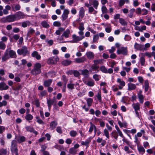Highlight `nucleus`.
Returning a JSON list of instances; mask_svg holds the SVG:
<instances>
[{"mask_svg": "<svg viewBox=\"0 0 155 155\" xmlns=\"http://www.w3.org/2000/svg\"><path fill=\"white\" fill-rule=\"evenodd\" d=\"M53 25L54 26L60 27L61 26V23L58 21H55L53 22Z\"/></svg>", "mask_w": 155, "mask_h": 155, "instance_id": "obj_63", "label": "nucleus"}, {"mask_svg": "<svg viewBox=\"0 0 155 155\" xmlns=\"http://www.w3.org/2000/svg\"><path fill=\"white\" fill-rule=\"evenodd\" d=\"M59 60V59L57 57H52L48 59L47 63L48 64H55Z\"/></svg>", "mask_w": 155, "mask_h": 155, "instance_id": "obj_8", "label": "nucleus"}, {"mask_svg": "<svg viewBox=\"0 0 155 155\" xmlns=\"http://www.w3.org/2000/svg\"><path fill=\"white\" fill-rule=\"evenodd\" d=\"M8 88V86L6 85L5 83L4 82L0 83V90H7Z\"/></svg>", "mask_w": 155, "mask_h": 155, "instance_id": "obj_17", "label": "nucleus"}, {"mask_svg": "<svg viewBox=\"0 0 155 155\" xmlns=\"http://www.w3.org/2000/svg\"><path fill=\"white\" fill-rule=\"evenodd\" d=\"M55 99H54V100H47V104L49 110L51 109L52 105L54 104V103L55 102Z\"/></svg>", "mask_w": 155, "mask_h": 155, "instance_id": "obj_20", "label": "nucleus"}, {"mask_svg": "<svg viewBox=\"0 0 155 155\" xmlns=\"http://www.w3.org/2000/svg\"><path fill=\"white\" fill-rule=\"evenodd\" d=\"M124 150L128 154L131 153L133 152L132 151L130 150L129 147L127 146H125L124 147Z\"/></svg>", "mask_w": 155, "mask_h": 155, "instance_id": "obj_54", "label": "nucleus"}, {"mask_svg": "<svg viewBox=\"0 0 155 155\" xmlns=\"http://www.w3.org/2000/svg\"><path fill=\"white\" fill-rule=\"evenodd\" d=\"M137 150L139 152L143 154L145 153V150L143 146H139V145L137 146Z\"/></svg>", "mask_w": 155, "mask_h": 155, "instance_id": "obj_34", "label": "nucleus"}, {"mask_svg": "<svg viewBox=\"0 0 155 155\" xmlns=\"http://www.w3.org/2000/svg\"><path fill=\"white\" fill-rule=\"evenodd\" d=\"M9 54L10 58H15L16 57L15 52L12 50H9Z\"/></svg>", "mask_w": 155, "mask_h": 155, "instance_id": "obj_28", "label": "nucleus"}, {"mask_svg": "<svg viewBox=\"0 0 155 155\" xmlns=\"http://www.w3.org/2000/svg\"><path fill=\"white\" fill-rule=\"evenodd\" d=\"M99 68V66L96 65V64H93L89 69L90 73L93 74L95 73L98 72L99 71L98 69Z\"/></svg>", "mask_w": 155, "mask_h": 155, "instance_id": "obj_9", "label": "nucleus"}, {"mask_svg": "<svg viewBox=\"0 0 155 155\" xmlns=\"http://www.w3.org/2000/svg\"><path fill=\"white\" fill-rule=\"evenodd\" d=\"M100 71L103 73H107V69L104 66H102L100 68Z\"/></svg>", "mask_w": 155, "mask_h": 155, "instance_id": "obj_49", "label": "nucleus"}, {"mask_svg": "<svg viewBox=\"0 0 155 155\" xmlns=\"http://www.w3.org/2000/svg\"><path fill=\"white\" fill-rule=\"evenodd\" d=\"M17 52L18 54L22 55L23 56H25L30 54L29 51L25 46H22L21 48L18 49L17 51Z\"/></svg>", "mask_w": 155, "mask_h": 155, "instance_id": "obj_4", "label": "nucleus"}, {"mask_svg": "<svg viewBox=\"0 0 155 155\" xmlns=\"http://www.w3.org/2000/svg\"><path fill=\"white\" fill-rule=\"evenodd\" d=\"M69 134L71 137H74L77 135V133L76 131L72 130L70 132Z\"/></svg>", "mask_w": 155, "mask_h": 155, "instance_id": "obj_50", "label": "nucleus"}, {"mask_svg": "<svg viewBox=\"0 0 155 155\" xmlns=\"http://www.w3.org/2000/svg\"><path fill=\"white\" fill-rule=\"evenodd\" d=\"M25 128L26 130L27 131H29L31 133H33L36 135L38 134V133L37 131L35 130L33 127H31L27 126L25 127Z\"/></svg>", "mask_w": 155, "mask_h": 155, "instance_id": "obj_16", "label": "nucleus"}, {"mask_svg": "<svg viewBox=\"0 0 155 155\" xmlns=\"http://www.w3.org/2000/svg\"><path fill=\"white\" fill-rule=\"evenodd\" d=\"M128 51L127 47H121L118 48L117 53L118 54H122L124 55H127V54Z\"/></svg>", "mask_w": 155, "mask_h": 155, "instance_id": "obj_5", "label": "nucleus"}, {"mask_svg": "<svg viewBox=\"0 0 155 155\" xmlns=\"http://www.w3.org/2000/svg\"><path fill=\"white\" fill-rule=\"evenodd\" d=\"M41 65L40 63H36L34 64L33 68L31 70V73L33 75L36 76L39 74L41 72Z\"/></svg>", "mask_w": 155, "mask_h": 155, "instance_id": "obj_1", "label": "nucleus"}, {"mask_svg": "<svg viewBox=\"0 0 155 155\" xmlns=\"http://www.w3.org/2000/svg\"><path fill=\"white\" fill-rule=\"evenodd\" d=\"M16 21L24 18L27 16L23 13L20 11L14 14Z\"/></svg>", "mask_w": 155, "mask_h": 155, "instance_id": "obj_6", "label": "nucleus"}, {"mask_svg": "<svg viewBox=\"0 0 155 155\" xmlns=\"http://www.w3.org/2000/svg\"><path fill=\"white\" fill-rule=\"evenodd\" d=\"M74 84L72 83H69L67 84V87L69 90H73L74 88Z\"/></svg>", "mask_w": 155, "mask_h": 155, "instance_id": "obj_48", "label": "nucleus"}, {"mask_svg": "<svg viewBox=\"0 0 155 155\" xmlns=\"http://www.w3.org/2000/svg\"><path fill=\"white\" fill-rule=\"evenodd\" d=\"M140 104L137 103H134L132 104V106L134 110V111L139 110H140Z\"/></svg>", "mask_w": 155, "mask_h": 155, "instance_id": "obj_24", "label": "nucleus"}, {"mask_svg": "<svg viewBox=\"0 0 155 155\" xmlns=\"http://www.w3.org/2000/svg\"><path fill=\"white\" fill-rule=\"evenodd\" d=\"M7 102L5 100H3L2 102H0V107L3 106H5L7 105Z\"/></svg>", "mask_w": 155, "mask_h": 155, "instance_id": "obj_64", "label": "nucleus"}, {"mask_svg": "<svg viewBox=\"0 0 155 155\" xmlns=\"http://www.w3.org/2000/svg\"><path fill=\"white\" fill-rule=\"evenodd\" d=\"M6 48V45L5 43L2 41H0V49L1 50H5Z\"/></svg>", "mask_w": 155, "mask_h": 155, "instance_id": "obj_51", "label": "nucleus"}, {"mask_svg": "<svg viewBox=\"0 0 155 155\" xmlns=\"http://www.w3.org/2000/svg\"><path fill=\"white\" fill-rule=\"evenodd\" d=\"M111 135L116 140H117L118 135L116 132L113 131Z\"/></svg>", "mask_w": 155, "mask_h": 155, "instance_id": "obj_47", "label": "nucleus"}, {"mask_svg": "<svg viewBox=\"0 0 155 155\" xmlns=\"http://www.w3.org/2000/svg\"><path fill=\"white\" fill-rule=\"evenodd\" d=\"M30 25V22L29 21H26L23 22L22 23V26L24 28L27 27V26H29Z\"/></svg>", "mask_w": 155, "mask_h": 155, "instance_id": "obj_45", "label": "nucleus"}, {"mask_svg": "<svg viewBox=\"0 0 155 155\" xmlns=\"http://www.w3.org/2000/svg\"><path fill=\"white\" fill-rule=\"evenodd\" d=\"M135 12V9L134 8H132L129 11V14L128 15L129 17L131 18L133 17L134 13Z\"/></svg>", "mask_w": 155, "mask_h": 155, "instance_id": "obj_43", "label": "nucleus"}, {"mask_svg": "<svg viewBox=\"0 0 155 155\" xmlns=\"http://www.w3.org/2000/svg\"><path fill=\"white\" fill-rule=\"evenodd\" d=\"M84 11L83 7H81L80 8L79 12V16L81 18L84 17Z\"/></svg>", "mask_w": 155, "mask_h": 155, "instance_id": "obj_31", "label": "nucleus"}, {"mask_svg": "<svg viewBox=\"0 0 155 155\" xmlns=\"http://www.w3.org/2000/svg\"><path fill=\"white\" fill-rule=\"evenodd\" d=\"M87 58L89 59H92L94 57V54L92 52L89 51L86 53Z\"/></svg>", "mask_w": 155, "mask_h": 155, "instance_id": "obj_30", "label": "nucleus"}, {"mask_svg": "<svg viewBox=\"0 0 155 155\" xmlns=\"http://www.w3.org/2000/svg\"><path fill=\"white\" fill-rule=\"evenodd\" d=\"M101 10L103 14L107 12V9L105 5H103L101 8Z\"/></svg>", "mask_w": 155, "mask_h": 155, "instance_id": "obj_62", "label": "nucleus"}, {"mask_svg": "<svg viewBox=\"0 0 155 155\" xmlns=\"http://www.w3.org/2000/svg\"><path fill=\"white\" fill-rule=\"evenodd\" d=\"M58 123L57 122L55 121H53L51 122L50 124V128L51 130H53L54 129L56 126L57 125Z\"/></svg>", "mask_w": 155, "mask_h": 155, "instance_id": "obj_27", "label": "nucleus"}, {"mask_svg": "<svg viewBox=\"0 0 155 155\" xmlns=\"http://www.w3.org/2000/svg\"><path fill=\"white\" fill-rule=\"evenodd\" d=\"M119 21L120 24L123 26H126L127 25V22L123 18H120Z\"/></svg>", "mask_w": 155, "mask_h": 155, "instance_id": "obj_42", "label": "nucleus"}, {"mask_svg": "<svg viewBox=\"0 0 155 155\" xmlns=\"http://www.w3.org/2000/svg\"><path fill=\"white\" fill-rule=\"evenodd\" d=\"M79 71L81 72V74L85 78H88L89 76V71L87 69L81 70Z\"/></svg>", "mask_w": 155, "mask_h": 155, "instance_id": "obj_12", "label": "nucleus"}, {"mask_svg": "<svg viewBox=\"0 0 155 155\" xmlns=\"http://www.w3.org/2000/svg\"><path fill=\"white\" fill-rule=\"evenodd\" d=\"M78 28L80 31L78 32L79 35H84L83 31L84 29V24L83 22H81L80 23Z\"/></svg>", "mask_w": 155, "mask_h": 155, "instance_id": "obj_11", "label": "nucleus"}, {"mask_svg": "<svg viewBox=\"0 0 155 155\" xmlns=\"http://www.w3.org/2000/svg\"><path fill=\"white\" fill-rule=\"evenodd\" d=\"M69 153L73 154L74 155L76 154L77 150H75V149L74 147H72L70 149L69 151Z\"/></svg>", "mask_w": 155, "mask_h": 155, "instance_id": "obj_46", "label": "nucleus"}, {"mask_svg": "<svg viewBox=\"0 0 155 155\" xmlns=\"http://www.w3.org/2000/svg\"><path fill=\"white\" fill-rule=\"evenodd\" d=\"M41 25L44 28H48L50 27L49 25L45 21H43L41 22Z\"/></svg>", "mask_w": 155, "mask_h": 155, "instance_id": "obj_37", "label": "nucleus"}, {"mask_svg": "<svg viewBox=\"0 0 155 155\" xmlns=\"http://www.w3.org/2000/svg\"><path fill=\"white\" fill-rule=\"evenodd\" d=\"M93 4L92 5L93 6V7H94V8L96 9H97V8L98 6L99 5V3L98 1L97 0H93Z\"/></svg>", "mask_w": 155, "mask_h": 155, "instance_id": "obj_40", "label": "nucleus"}, {"mask_svg": "<svg viewBox=\"0 0 155 155\" xmlns=\"http://www.w3.org/2000/svg\"><path fill=\"white\" fill-rule=\"evenodd\" d=\"M117 82L119 84V85L118 86V89L121 90L123 88V87L125 86V82L121 80V79L118 78L117 79Z\"/></svg>", "mask_w": 155, "mask_h": 155, "instance_id": "obj_14", "label": "nucleus"}, {"mask_svg": "<svg viewBox=\"0 0 155 155\" xmlns=\"http://www.w3.org/2000/svg\"><path fill=\"white\" fill-rule=\"evenodd\" d=\"M15 18L14 14L9 15L5 17L2 18L1 21L3 23L12 22L16 21Z\"/></svg>", "mask_w": 155, "mask_h": 155, "instance_id": "obj_2", "label": "nucleus"}, {"mask_svg": "<svg viewBox=\"0 0 155 155\" xmlns=\"http://www.w3.org/2000/svg\"><path fill=\"white\" fill-rule=\"evenodd\" d=\"M21 7L19 4H16L14 6L12 7V10L14 12H16L20 9Z\"/></svg>", "mask_w": 155, "mask_h": 155, "instance_id": "obj_36", "label": "nucleus"}, {"mask_svg": "<svg viewBox=\"0 0 155 155\" xmlns=\"http://www.w3.org/2000/svg\"><path fill=\"white\" fill-rule=\"evenodd\" d=\"M0 155H2V154L6 155L7 153V151L6 149L3 148L2 149L0 150Z\"/></svg>", "mask_w": 155, "mask_h": 155, "instance_id": "obj_55", "label": "nucleus"}, {"mask_svg": "<svg viewBox=\"0 0 155 155\" xmlns=\"http://www.w3.org/2000/svg\"><path fill=\"white\" fill-rule=\"evenodd\" d=\"M64 28L62 27H60L59 28L58 30L56 31L55 34L57 35H59L61 34V32L64 31Z\"/></svg>", "mask_w": 155, "mask_h": 155, "instance_id": "obj_39", "label": "nucleus"}, {"mask_svg": "<svg viewBox=\"0 0 155 155\" xmlns=\"http://www.w3.org/2000/svg\"><path fill=\"white\" fill-rule=\"evenodd\" d=\"M115 127L116 129L117 130V132L119 134V135L120 136H122V133L121 132V131H120V129H119V128L118 127L117 125H116L115 126Z\"/></svg>", "mask_w": 155, "mask_h": 155, "instance_id": "obj_61", "label": "nucleus"}, {"mask_svg": "<svg viewBox=\"0 0 155 155\" xmlns=\"http://www.w3.org/2000/svg\"><path fill=\"white\" fill-rule=\"evenodd\" d=\"M36 118L37 120V121L38 124H44L43 121L42 120L40 119L39 117H36Z\"/></svg>", "mask_w": 155, "mask_h": 155, "instance_id": "obj_59", "label": "nucleus"}, {"mask_svg": "<svg viewBox=\"0 0 155 155\" xmlns=\"http://www.w3.org/2000/svg\"><path fill=\"white\" fill-rule=\"evenodd\" d=\"M141 55V57L140 59V61L141 65L143 66L145 64V59L144 58V54L143 53H141L140 54Z\"/></svg>", "mask_w": 155, "mask_h": 155, "instance_id": "obj_25", "label": "nucleus"}, {"mask_svg": "<svg viewBox=\"0 0 155 155\" xmlns=\"http://www.w3.org/2000/svg\"><path fill=\"white\" fill-rule=\"evenodd\" d=\"M134 48L137 50L146 51L147 50V49L144 48V45L138 44L137 43L135 44Z\"/></svg>", "mask_w": 155, "mask_h": 155, "instance_id": "obj_10", "label": "nucleus"}, {"mask_svg": "<svg viewBox=\"0 0 155 155\" xmlns=\"http://www.w3.org/2000/svg\"><path fill=\"white\" fill-rule=\"evenodd\" d=\"M86 59L84 57H82L76 58L75 59V61L77 63H84L86 61Z\"/></svg>", "mask_w": 155, "mask_h": 155, "instance_id": "obj_21", "label": "nucleus"}, {"mask_svg": "<svg viewBox=\"0 0 155 155\" xmlns=\"http://www.w3.org/2000/svg\"><path fill=\"white\" fill-rule=\"evenodd\" d=\"M70 34V30L69 29H67L66 30L64 31L61 37L64 36L65 38H68L69 37V35Z\"/></svg>", "mask_w": 155, "mask_h": 155, "instance_id": "obj_29", "label": "nucleus"}, {"mask_svg": "<svg viewBox=\"0 0 155 155\" xmlns=\"http://www.w3.org/2000/svg\"><path fill=\"white\" fill-rule=\"evenodd\" d=\"M84 82L86 85L90 87H92L95 84L93 80L88 81L87 82L85 81Z\"/></svg>", "mask_w": 155, "mask_h": 155, "instance_id": "obj_26", "label": "nucleus"}, {"mask_svg": "<svg viewBox=\"0 0 155 155\" xmlns=\"http://www.w3.org/2000/svg\"><path fill=\"white\" fill-rule=\"evenodd\" d=\"M127 85L128 86L127 90L128 91L134 90L136 88V86L135 84L131 83H129Z\"/></svg>", "mask_w": 155, "mask_h": 155, "instance_id": "obj_22", "label": "nucleus"}, {"mask_svg": "<svg viewBox=\"0 0 155 155\" xmlns=\"http://www.w3.org/2000/svg\"><path fill=\"white\" fill-rule=\"evenodd\" d=\"M87 105L88 107H90L91 106L93 100L91 98H88L86 100Z\"/></svg>", "mask_w": 155, "mask_h": 155, "instance_id": "obj_38", "label": "nucleus"}, {"mask_svg": "<svg viewBox=\"0 0 155 155\" xmlns=\"http://www.w3.org/2000/svg\"><path fill=\"white\" fill-rule=\"evenodd\" d=\"M17 147V141L15 140H12L11 142V151L12 153H15V155H18Z\"/></svg>", "mask_w": 155, "mask_h": 155, "instance_id": "obj_3", "label": "nucleus"}, {"mask_svg": "<svg viewBox=\"0 0 155 155\" xmlns=\"http://www.w3.org/2000/svg\"><path fill=\"white\" fill-rule=\"evenodd\" d=\"M69 12V11L68 9H65L64 10L63 13L61 16L62 20H65L68 18V15Z\"/></svg>", "mask_w": 155, "mask_h": 155, "instance_id": "obj_13", "label": "nucleus"}, {"mask_svg": "<svg viewBox=\"0 0 155 155\" xmlns=\"http://www.w3.org/2000/svg\"><path fill=\"white\" fill-rule=\"evenodd\" d=\"M142 92V91H140L137 93V96L141 104H143V102L144 97Z\"/></svg>", "mask_w": 155, "mask_h": 155, "instance_id": "obj_18", "label": "nucleus"}, {"mask_svg": "<svg viewBox=\"0 0 155 155\" xmlns=\"http://www.w3.org/2000/svg\"><path fill=\"white\" fill-rule=\"evenodd\" d=\"M72 61L70 60H65L61 62L62 65L64 66H67L71 64Z\"/></svg>", "mask_w": 155, "mask_h": 155, "instance_id": "obj_32", "label": "nucleus"}, {"mask_svg": "<svg viewBox=\"0 0 155 155\" xmlns=\"http://www.w3.org/2000/svg\"><path fill=\"white\" fill-rule=\"evenodd\" d=\"M52 82V80L51 79L45 81L44 82V85L45 87H48L51 85Z\"/></svg>", "mask_w": 155, "mask_h": 155, "instance_id": "obj_23", "label": "nucleus"}, {"mask_svg": "<svg viewBox=\"0 0 155 155\" xmlns=\"http://www.w3.org/2000/svg\"><path fill=\"white\" fill-rule=\"evenodd\" d=\"M99 36L98 35H94L93 37V43H95L97 42V40L99 39Z\"/></svg>", "mask_w": 155, "mask_h": 155, "instance_id": "obj_57", "label": "nucleus"}, {"mask_svg": "<svg viewBox=\"0 0 155 155\" xmlns=\"http://www.w3.org/2000/svg\"><path fill=\"white\" fill-rule=\"evenodd\" d=\"M31 55L33 57L35 58L37 60H39L41 58V55L36 51H33Z\"/></svg>", "mask_w": 155, "mask_h": 155, "instance_id": "obj_19", "label": "nucleus"}, {"mask_svg": "<svg viewBox=\"0 0 155 155\" xmlns=\"http://www.w3.org/2000/svg\"><path fill=\"white\" fill-rule=\"evenodd\" d=\"M71 71L72 73L74 74V76L76 77H78L80 75L79 72L77 70H74V71Z\"/></svg>", "mask_w": 155, "mask_h": 155, "instance_id": "obj_53", "label": "nucleus"}, {"mask_svg": "<svg viewBox=\"0 0 155 155\" xmlns=\"http://www.w3.org/2000/svg\"><path fill=\"white\" fill-rule=\"evenodd\" d=\"M149 84L148 81H146L144 82V90L145 92L148 91L149 89Z\"/></svg>", "mask_w": 155, "mask_h": 155, "instance_id": "obj_41", "label": "nucleus"}, {"mask_svg": "<svg viewBox=\"0 0 155 155\" xmlns=\"http://www.w3.org/2000/svg\"><path fill=\"white\" fill-rule=\"evenodd\" d=\"M80 36H77L75 34H74L72 35L73 40L72 42L73 43H77L78 41L81 40L84 38L85 36L84 35H80Z\"/></svg>", "mask_w": 155, "mask_h": 155, "instance_id": "obj_7", "label": "nucleus"}, {"mask_svg": "<svg viewBox=\"0 0 155 155\" xmlns=\"http://www.w3.org/2000/svg\"><path fill=\"white\" fill-rule=\"evenodd\" d=\"M25 119L28 121L32 120L33 118V116L31 114H26L25 117Z\"/></svg>", "mask_w": 155, "mask_h": 155, "instance_id": "obj_35", "label": "nucleus"}, {"mask_svg": "<svg viewBox=\"0 0 155 155\" xmlns=\"http://www.w3.org/2000/svg\"><path fill=\"white\" fill-rule=\"evenodd\" d=\"M104 132L105 136L108 139L109 138L110 136L108 130L105 129L104 130Z\"/></svg>", "mask_w": 155, "mask_h": 155, "instance_id": "obj_58", "label": "nucleus"}, {"mask_svg": "<svg viewBox=\"0 0 155 155\" xmlns=\"http://www.w3.org/2000/svg\"><path fill=\"white\" fill-rule=\"evenodd\" d=\"M134 142L137 145V146H138L140 144V142L139 139L137 137L136 135L134 136Z\"/></svg>", "mask_w": 155, "mask_h": 155, "instance_id": "obj_52", "label": "nucleus"}, {"mask_svg": "<svg viewBox=\"0 0 155 155\" xmlns=\"http://www.w3.org/2000/svg\"><path fill=\"white\" fill-rule=\"evenodd\" d=\"M47 94V92L46 91L44 90L40 92L39 96L40 97H42L43 96H45Z\"/></svg>", "mask_w": 155, "mask_h": 155, "instance_id": "obj_60", "label": "nucleus"}, {"mask_svg": "<svg viewBox=\"0 0 155 155\" xmlns=\"http://www.w3.org/2000/svg\"><path fill=\"white\" fill-rule=\"evenodd\" d=\"M101 78L100 75L96 74H94L93 76V78L97 81H99Z\"/></svg>", "mask_w": 155, "mask_h": 155, "instance_id": "obj_44", "label": "nucleus"}, {"mask_svg": "<svg viewBox=\"0 0 155 155\" xmlns=\"http://www.w3.org/2000/svg\"><path fill=\"white\" fill-rule=\"evenodd\" d=\"M15 139L17 140V142L19 143H21L24 142L25 140V137L23 136H16Z\"/></svg>", "mask_w": 155, "mask_h": 155, "instance_id": "obj_15", "label": "nucleus"}, {"mask_svg": "<svg viewBox=\"0 0 155 155\" xmlns=\"http://www.w3.org/2000/svg\"><path fill=\"white\" fill-rule=\"evenodd\" d=\"M91 140H86L85 141H82L81 142V144L82 145H84L86 146L87 148L89 147V144Z\"/></svg>", "mask_w": 155, "mask_h": 155, "instance_id": "obj_33", "label": "nucleus"}, {"mask_svg": "<svg viewBox=\"0 0 155 155\" xmlns=\"http://www.w3.org/2000/svg\"><path fill=\"white\" fill-rule=\"evenodd\" d=\"M90 124L91 125L89 130V132L91 133L93 130V129L96 128V126L95 125L93 124L91 122Z\"/></svg>", "mask_w": 155, "mask_h": 155, "instance_id": "obj_56", "label": "nucleus"}]
</instances>
